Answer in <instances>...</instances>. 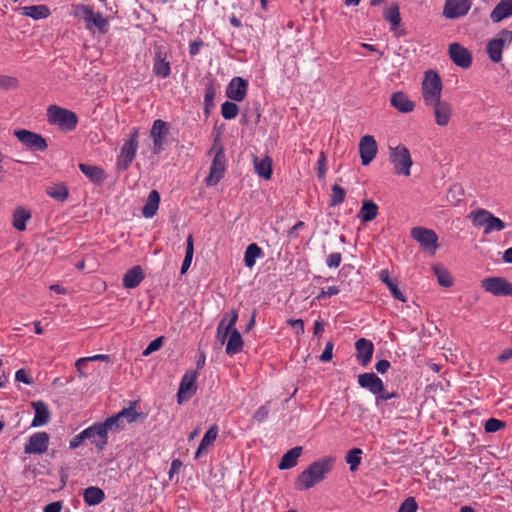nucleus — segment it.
Masks as SVG:
<instances>
[{"label":"nucleus","instance_id":"f257e3e1","mask_svg":"<svg viewBox=\"0 0 512 512\" xmlns=\"http://www.w3.org/2000/svg\"><path fill=\"white\" fill-rule=\"evenodd\" d=\"M335 463L333 457H323L312 462L303 472H301L295 481V488L304 491L312 488L322 480L326 474L332 471Z\"/></svg>","mask_w":512,"mask_h":512},{"label":"nucleus","instance_id":"f03ea898","mask_svg":"<svg viewBox=\"0 0 512 512\" xmlns=\"http://www.w3.org/2000/svg\"><path fill=\"white\" fill-rule=\"evenodd\" d=\"M47 120L49 124L56 125L63 131H72L78 124V116L75 112L57 105L48 107Z\"/></svg>","mask_w":512,"mask_h":512},{"label":"nucleus","instance_id":"7ed1b4c3","mask_svg":"<svg viewBox=\"0 0 512 512\" xmlns=\"http://www.w3.org/2000/svg\"><path fill=\"white\" fill-rule=\"evenodd\" d=\"M442 89L443 84L438 72L432 69L426 71L421 87L425 104L437 103L441 99Z\"/></svg>","mask_w":512,"mask_h":512},{"label":"nucleus","instance_id":"20e7f679","mask_svg":"<svg viewBox=\"0 0 512 512\" xmlns=\"http://www.w3.org/2000/svg\"><path fill=\"white\" fill-rule=\"evenodd\" d=\"M139 128L134 127L130 133V138L125 141L117 157L116 167L119 171H126L135 159L139 145Z\"/></svg>","mask_w":512,"mask_h":512},{"label":"nucleus","instance_id":"39448f33","mask_svg":"<svg viewBox=\"0 0 512 512\" xmlns=\"http://www.w3.org/2000/svg\"><path fill=\"white\" fill-rule=\"evenodd\" d=\"M211 151H214L215 155L212 160L209 175L205 180L208 186L216 185L224 177L226 170L225 150L223 145L220 144L217 139H215Z\"/></svg>","mask_w":512,"mask_h":512},{"label":"nucleus","instance_id":"423d86ee","mask_svg":"<svg viewBox=\"0 0 512 512\" xmlns=\"http://www.w3.org/2000/svg\"><path fill=\"white\" fill-rule=\"evenodd\" d=\"M390 150V162L394 166V173L409 176L413 162L408 148L404 145H398Z\"/></svg>","mask_w":512,"mask_h":512},{"label":"nucleus","instance_id":"0eeeda50","mask_svg":"<svg viewBox=\"0 0 512 512\" xmlns=\"http://www.w3.org/2000/svg\"><path fill=\"white\" fill-rule=\"evenodd\" d=\"M13 134L30 151L43 152L48 148L47 140L39 133L27 129H18Z\"/></svg>","mask_w":512,"mask_h":512},{"label":"nucleus","instance_id":"6e6552de","mask_svg":"<svg viewBox=\"0 0 512 512\" xmlns=\"http://www.w3.org/2000/svg\"><path fill=\"white\" fill-rule=\"evenodd\" d=\"M512 41V31L501 30L496 38L490 39L486 44V52L493 63H499L502 60V51L507 44Z\"/></svg>","mask_w":512,"mask_h":512},{"label":"nucleus","instance_id":"1a4fd4ad","mask_svg":"<svg viewBox=\"0 0 512 512\" xmlns=\"http://www.w3.org/2000/svg\"><path fill=\"white\" fill-rule=\"evenodd\" d=\"M481 287L496 297H512V283L504 277H487L481 281Z\"/></svg>","mask_w":512,"mask_h":512},{"label":"nucleus","instance_id":"9d476101","mask_svg":"<svg viewBox=\"0 0 512 512\" xmlns=\"http://www.w3.org/2000/svg\"><path fill=\"white\" fill-rule=\"evenodd\" d=\"M198 374L194 370H187L183 375L177 392V402L179 404L188 401L197 391Z\"/></svg>","mask_w":512,"mask_h":512},{"label":"nucleus","instance_id":"9b49d317","mask_svg":"<svg viewBox=\"0 0 512 512\" xmlns=\"http://www.w3.org/2000/svg\"><path fill=\"white\" fill-rule=\"evenodd\" d=\"M473 5V0H445L443 16L446 19H458L467 15Z\"/></svg>","mask_w":512,"mask_h":512},{"label":"nucleus","instance_id":"f8f14e48","mask_svg":"<svg viewBox=\"0 0 512 512\" xmlns=\"http://www.w3.org/2000/svg\"><path fill=\"white\" fill-rule=\"evenodd\" d=\"M411 237L416 240L425 250H435L438 248V236L432 229L424 227H414L411 229Z\"/></svg>","mask_w":512,"mask_h":512},{"label":"nucleus","instance_id":"ddd939ff","mask_svg":"<svg viewBox=\"0 0 512 512\" xmlns=\"http://www.w3.org/2000/svg\"><path fill=\"white\" fill-rule=\"evenodd\" d=\"M83 436L95 446L98 452L103 451L108 443V435L100 422H96L84 429Z\"/></svg>","mask_w":512,"mask_h":512},{"label":"nucleus","instance_id":"4468645a","mask_svg":"<svg viewBox=\"0 0 512 512\" xmlns=\"http://www.w3.org/2000/svg\"><path fill=\"white\" fill-rule=\"evenodd\" d=\"M448 54L453 63L461 68L467 69L472 64L471 52L457 42L449 45Z\"/></svg>","mask_w":512,"mask_h":512},{"label":"nucleus","instance_id":"2eb2a0df","mask_svg":"<svg viewBox=\"0 0 512 512\" xmlns=\"http://www.w3.org/2000/svg\"><path fill=\"white\" fill-rule=\"evenodd\" d=\"M170 55L162 47H157L153 58V72L156 76L167 78L171 73Z\"/></svg>","mask_w":512,"mask_h":512},{"label":"nucleus","instance_id":"dca6fc26","mask_svg":"<svg viewBox=\"0 0 512 512\" xmlns=\"http://www.w3.org/2000/svg\"><path fill=\"white\" fill-rule=\"evenodd\" d=\"M378 146L372 135H365L359 142V154L363 166L369 165L376 157Z\"/></svg>","mask_w":512,"mask_h":512},{"label":"nucleus","instance_id":"f3484780","mask_svg":"<svg viewBox=\"0 0 512 512\" xmlns=\"http://www.w3.org/2000/svg\"><path fill=\"white\" fill-rule=\"evenodd\" d=\"M49 434L46 432H37L31 435L24 446L26 454L41 455L47 451L49 444Z\"/></svg>","mask_w":512,"mask_h":512},{"label":"nucleus","instance_id":"a211bd4d","mask_svg":"<svg viewBox=\"0 0 512 512\" xmlns=\"http://www.w3.org/2000/svg\"><path fill=\"white\" fill-rule=\"evenodd\" d=\"M169 132V124L161 119L153 122L151 129V137L153 139L152 151L154 154H159L163 150V143L165 136Z\"/></svg>","mask_w":512,"mask_h":512},{"label":"nucleus","instance_id":"6ab92c4d","mask_svg":"<svg viewBox=\"0 0 512 512\" xmlns=\"http://www.w3.org/2000/svg\"><path fill=\"white\" fill-rule=\"evenodd\" d=\"M247 89V80L242 77H234L226 88V96L235 102H241L246 97Z\"/></svg>","mask_w":512,"mask_h":512},{"label":"nucleus","instance_id":"aec40b11","mask_svg":"<svg viewBox=\"0 0 512 512\" xmlns=\"http://www.w3.org/2000/svg\"><path fill=\"white\" fill-rule=\"evenodd\" d=\"M358 384L361 388L367 389L370 393L377 396L383 391L384 383L380 377L373 372L362 373L358 376Z\"/></svg>","mask_w":512,"mask_h":512},{"label":"nucleus","instance_id":"412c9836","mask_svg":"<svg viewBox=\"0 0 512 512\" xmlns=\"http://www.w3.org/2000/svg\"><path fill=\"white\" fill-rule=\"evenodd\" d=\"M355 349L356 358L359 361V363L363 367L367 366L370 363L373 356L374 344L366 338H360L355 342Z\"/></svg>","mask_w":512,"mask_h":512},{"label":"nucleus","instance_id":"4be33fe9","mask_svg":"<svg viewBox=\"0 0 512 512\" xmlns=\"http://www.w3.org/2000/svg\"><path fill=\"white\" fill-rule=\"evenodd\" d=\"M427 106H431L434 108V116L437 125L446 126L448 125L451 116L452 109L451 105L445 101L438 100L437 103L427 104Z\"/></svg>","mask_w":512,"mask_h":512},{"label":"nucleus","instance_id":"5701e85b","mask_svg":"<svg viewBox=\"0 0 512 512\" xmlns=\"http://www.w3.org/2000/svg\"><path fill=\"white\" fill-rule=\"evenodd\" d=\"M390 104L402 113H410L415 108L414 101L402 91H396L391 95Z\"/></svg>","mask_w":512,"mask_h":512},{"label":"nucleus","instance_id":"b1692460","mask_svg":"<svg viewBox=\"0 0 512 512\" xmlns=\"http://www.w3.org/2000/svg\"><path fill=\"white\" fill-rule=\"evenodd\" d=\"M35 415L32 420V427H40L46 425L50 421L51 413L47 404L41 400L32 402Z\"/></svg>","mask_w":512,"mask_h":512},{"label":"nucleus","instance_id":"393cba45","mask_svg":"<svg viewBox=\"0 0 512 512\" xmlns=\"http://www.w3.org/2000/svg\"><path fill=\"white\" fill-rule=\"evenodd\" d=\"M81 172L94 184L101 185L107 178L105 170L99 166L79 164Z\"/></svg>","mask_w":512,"mask_h":512},{"label":"nucleus","instance_id":"a878e982","mask_svg":"<svg viewBox=\"0 0 512 512\" xmlns=\"http://www.w3.org/2000/svg\"><path fill=\"white\" fill-rule=\"evenodd\" d=\"M144 272L141 266L136 265L129 269L123 276V286L126 289L137 287L144 279Z\"/></svg>","mask_w":512,"mask_h":512},{"label":"nucleus","instance_id":"bb28decb","mask_svg":"<svg viewBox=\"0 0 512 512\" xmlns=\"http://www.w3.org/2000/svg\"><path fill=\"white\" fill-rule=\"evenodd\" d=\"M512 16V0H500L490 13L493 23H499L503 19Z\"/></svg>","mask_w":512,"mask_h":512},{"label":"nucleus","instance_id":"cd10ccee","mask_svg":"<svg viewBox=\"0 0 512 512\" xmlns=\"http://www.w3.org/2000/svg\"><path fill=\"white\" fill-rule=\"evenodd\" d=\"M303 448L301 446L293 447L288 450L281 458L278 468L280 470H287L295 467L298 463V458L301 456Z\"/></svg>","mask_w":512,"mask_h":512},{"label":"nucleus","instance_id":"c85d7f7f","mask_svg":"<svg viewBox=\"0 0 512 512\" xmlns=\"http://www.w3.org/2000/svg\"><path fill=\"white\" fill-rule=\"evenodd\" d=\"M379 277H380L381 281L388 287V289L390 290L392 296L395 299H397V300H399L401 302H406L407 301L406 296L399 289L398 284L391 279L390 273H389V271L387 269L381 270L380 274H379Z\"/></svg>","mask_w":512,"mask_h":512},{"label":"nucleus","instance_id":"c756f323","mask_svg":"<svg viewBox=\"0 0 512 512\" xmlns=\"http://www.w3.org/2000/svg\"><path fill=\"white\" fill-rule=\"evenodd\" d=\"M254 168L258 176L265 180H270L272 176V159L269 156L264 158H254Z\"/></svg>","mask_w":512,"mask_h":512},{"label":"nucleus","instance_id":"7c9ffc66","mask_svg":"<svg viewBox=\"0 0 512 512\" xmlns=\"http://www.w3.org/2000/svg\"><path fill=\"white\" fill-rule=\"evenodd\" d=\"M160 203V194L157 190H152L142 208V214L146 218H152L158 211Z\"/></svg>","mask_w":512,"mask_h":512},{"label":"nucleus","instance_id":"2f4dec72","mask_svg":"<svg viewBox=\"0 0 512 512\" xmlns=\"http://www.w3.org/2000/svg\"><path fill=\"white\" fill-rule=\"evenodd\" d=\"M84 502L89 506L100 504L105 499L104 491L96 486L87 487L83 492Z\"/></svg>","mask_w":512,"mask_h":512},{"label":"nucleus","instance_id":"473e14b6","mask_svg":"<svg viewBox=\"0 0 512 512\" xmlns=\"http://www.w3.org/2000/svg\"><path fill=\"white\" fill-rule=\"evenodd\" d=\"M31 218V212L23 206H18L13 212V227L18 231L26 230V222Z\"/></svg>","mask_w":512,"mask_h":512},{"label":"nucleus","instance_id":"72a5a7b5","mask_svg":"<svg viewBox=\"0 0 512 512\" xmlns=\"http://www.w3.org/2000/svg\"><path fill=\"white\" fill-rule=\"evenodd\" d=\"M378 206L372 200H364L362 207L358 213V217L362 222H370L377 217Z\"/></svg>","mask_w":512,"mask_h":512},{"label":"nucleus","instance_id":"f704fd0d","mask_svg":"<svg viewBox=\"0 0 512 512\" xmlns=\"http://www.w3.org/2000/svg\"><path fill=\"white\" fill-rule=\"evenodd\" d=\"M243 348V339L240 332L237 329H233L230 334L227 345H226V354L227 355H235L242 351Z\"/></svg>","mask_w":512,"mask_h":512},{"label":"nucleus","instance_id":"c9c22d12","mask_svg":"<svg viewBox=\"0 0 512 512\" xmlns=\"http://www.w3.org/2000/svg\"><path fill=\"white\" fill-rule=\"evenodd\" d=\"M22 14L34 20L44 19L50 16V9L46 5H31L22 7Z\"/></svg>","mask_w":512,"mask_h":512},{"label":"nucleus","instance_id":"e433bc0d","mask_svg":"<svg viewBox=\"0 0 512 512\" xmlns=\"http://www.w3.org/2000/svg\"><path fill=\"white\" fill-rule=\"evenodd\" d=\"M384 19L391 23V30H395L401 24L399 5L396 2L389 4L383 12Z\"/></svg>","mask_w":512,"mask_h":512},{"label":"nucleus","instance_id":"4c0bfd02","mask_svg":"<svg viewBox=\"0 0 512 512\" xmlns=\"http://www.w3.org/2000/svg\"><path fill=\"white\" fill-rule=\"evenodd\" d=\"M93 8L90 5L77 4L72 6V14L75 17L83 19L86 23V28L91 30L90 18L93 17Z\"/></svg>","mask_w":512,"mask_h":512},{"label":"nucleus","instance_id":"58836bf2","mask_svg":"<svg viewBox=\"0 0 512 512\" xmlns=\"http://www.w3.org/2000/svg\"><path fill=\"white\" fill-rule=\"evenodd\" d=\"M218 426L216 424L212 425L204 434L200 445L195 453V458H199L203 452L208 446H210L217 438L218 435Z\"/></svg>","mask_w":512,"mask_h":512},{"label":"nucleus","instance_id":"ea45409f","mask_svg":"<svg viewBox=\"0 0 512 512\" xmlns=\"http://www.w3.org/2000/svg\"><path fill=\"white\" fill-rule=\"evenodd\" d=\"M262 256L263 251L256 243L249 244L244 254L245 266L248 268H252L256 263V259Z\"/></svg>","mask_w":512,"mask_h":512},{"label":"nucleus","instance_id":"a19ab883","mask_svg":"<svg viewBox=\"0 0 512 512\" xmlns=\"http://www.w3.org/2000/svg\"><path fill=\"white\" fill-rule=\"evenodd\" d=\"M491 214L492 213L486 209H477L470 212L468 217L474 227H484V229H486Z\"/></svg>","mask_w":512,"mask_h":512},{"label":"nucleus","instance_id":"79ce46f5","mask_svg":"<svg viewBox=\"0 0 512 512\" xmlns=\"http://www.w3.org/2000/svg\"><path fill=\"white\" fill-rule=\"evenodd\" d=\"M46 192L51 198L59 202H64L69 196L68 187L64 183L53 184L47 188Z\"/></svg>","mask_w":512,"mask_h":512},{"label":"nucleus","instance_id":"37998d69","mask_svg":"<svg viewBox=\"0 0 512 512\" xmlns=\"http://www.w3.org/2000/svg\"><path fill=\"white\" fill-rule=\"evenodd\" d=\"M216 95L215 81L210 79L205 84L204 111L206 114L214 107V98Z\"/></svg>","mask_w":512,"mask_h":512},{"label":"nucleus","instance_id":"c03bdc74","mask_svg":"<svg viewBox=\"0 0 512 512\" xmlns=\"http://www.w3.org/2000/svg\"><path fill=\"white\" fill-rule=\"evenodd\" d=\"M432 269L437 277L439 285L445 288L451 287L453 285V279L448 270L440 265H434Z\"/></svg>","mask_w":512,"mask_h":512},{"label":"nucleus","instance_id":"a18cd8bd","mask_svg":"<svg viewBox=\"0 0 512 512\" xmlns=\"http://www.w3.org/2000/svg\"><path fill=\"white\" fill-rule=\"evenodd\" d=\"M194 254V238L192 234H189L186 241V252H185V258L182 262L181 266V274L186 273V271L189 269Z\"/></svg>","mask_w":512,"mask_h":512},{"label":"nucleus","instance_id":"49530a36","mask_svg":"<svg viewBox=\"0 0 512 512\" xmlns=\"http://www.w3.org/2000/svg\"><path fill=\"white\" fill-rule=\"evenodd\" d=\"M90 24L92 25V28H97L102 34H106L108 32L109 22L107 18L103 17L99 12H93V17L90 18Z\"/></svg>","mask_w":512,"mask_h":512},{"label":"nucleus","instance_id":"de8ad7c7","mask_svg":"<svg viewBox=\"0 0 512 512\" xmlns=\"http://www.w3.org/2000/svg\"><path fill=\"white\" fill-rule=\"evenodd\" d=\"M239 112L238 105L233 101H225L221 105V115L226 120H232L237 117Z\"/></svg>","mask_w":512,"mask_h":512},{"label":"nucleus","instance_id":"09e8293b","mask_svg":"<svg viewBox=\"0 0 512 512\" xmlns=\"http://www.w3.org/2000/svg\"><path fill=\"white\" fill-rule=\"evenodd\" d=\"M110 360V356L109 355H105V354H97V355H94V356H90V357H83V358H79L76 363H75V366H76V369L79 373V376L80 377H84L86 376L84 372H81V365H87L88 362H92V361H105V362H108Z\"/></svg>","mask_w":512,"mask_h":512},{"label":"nucleus","instance_id":"8fccbe9b","mask_svg":"<svg viewBox=\"0 0 512 512\" xmlns=\"http://www.w3.org/2000/svg\"><path fill=\"white\" fill-rule=\"evenodd\" d=\"M346 196V191L338 184H334L332 186V195L329 200L330 206H337L344 202Z\"/></svg>","mask_w":512,"mask_h":512},{"label":"nucleus","instance_id":"3c124183","mask_svg":"<svg viewBox=\"0 0 512 512\" xmlns=\"http://www.w3.org/2000/svg\"><path fill=\"white\" fill-rule=\"evenodd\" d=\"M362 450L360 448H352L346 455V462L350 465V470H357L361 463Z\"/></svg>","mask_w":512,"mask_h":512},{"label":"nucleus","instance_id":"603ef678","mask_svg":"<svg viewBox=\"0 0 512 512\" xmlns=\"http://www.w3.org/2000/svg\"><path fill=\"white\" fill-rule=\"evenodd\" d=\"M117 414H118V416H120L121 421L124 422V420H125L126 423H133L140 416V413H138L135 409V402L132 403L129 407L123 408Z\"/></svg>","mask_w":512,"mask_h":512},{"label":"nucleus","instance_id":"864d4df0","mask_svg":"<svg viewBox=\"0 0 512 512\" xmlns=\"http://www.w3.org/2000/svg\"><path fill=\"white\" fill-rule=\"evenodd\" d=\"M101 426L104 428V431L108 435L109 430L112 429H122L124 427L123 421H121L120 416L118 414L108 417L104 422H100Z\"/></svg>","mask_w":512,"mask_h":512},{"label":"nucleus","instance_id":"5fc2aeb1","mask_svg":"<svg viewBox=\"0 0 512 512\" xmlns=\"http://www.w3.org/2000/svg\"><path fill=\"white\" fill-rule=\"evenodd\" d=\"M505 227L506 224L500 218L491 214L487 227L484 229V234H490L494 231H502Z\"/></svg>","mask_w":512,"mask_h":512},{"label":"nucleus","instance_id":"6e6d98bb","mask_svg":"<svg viewBox=\"0 0 512 512\" xmlns=\"http://www.w3.org/2000/svg\"><path fill=\"white\" fill-rule=\"evenodd\" d=\"M505 426L506 423L504 421L496 418H490L486 421L484 428L487 433H494L504 428Z\"/></svg>","mask_w":512,"mask_h":512},{"label":"nucleus","instance_id":"4d7b16f0","mask_svg":"<svg viewBox=\"0 0 512 512\" xmlns=\"http://www.w3.org/2000/svg\"><path fill=\"white\" fill-rule=\"evenodd\" d=\"M18 79L15 77L2 75L0 76V89L10 90L18 87Z\"/></svg>","mask_w":512,"mask_h":512},{"label":"nucleus","instance_id":"13d9d810","mask_svg":"<svg viewBox=\"0 0 512 512\" xmlns=\"http://www.w3.org/2000/svg\"><path fill=\"white\" fill-rule=\"evenodd\" d=\"M238 320V312L235 309H231L228 311L220 321H224V324L227 326V329H236L235 324Z\"/></svg>","mask_w":512,"mask_h":512},{"label":"nucleus","instance_id":"bf43d9fd","mask_svg":"<svg viewBox=\"0 0 512 512\" xmlns=\"http://www.w3.org/2000/svg\"><path fill=\"white\" fill-rule=\"evenodd\" d=\"M418 504L414 497L406 498L400 505L397 512H416Z\"/></svg>","mask_w":512,"mask_h":512},{"label":"nucleus","instance_id":"052dcab7","mask_svg":"<svg viewBox=\"0 0 512 512\" xmlns=\"http://www.w3.org/2000/svg\"><path fill=\"white\" fill-rule=\"evenodd\" d=\"M326 163H327V157H326V154L322 151V152H320L319 158L317 161V176L321 180H323L325 178Z\"/></svg>","mask_w":512,"mask_h":512},{"label":"nucleus","instance_id":"680f3d73","mask_svg":"<svg viewBox=\"0 0 512 512\" xmlns=\"http://www.w3.org/2000/svg\"><path fill=\"white\" fill-rule=\"evenodd\" d=\"M163 339L164 337L163 336H160L156 339H154L153 341H151L148 346L144 349L143 351V356H148L150 354H152L153 352L159 350L162 345H163Z\"/></svg>","mask_w":512,"mask_h":512},{"label":"nucleus","instance_id":"e2e57ef3","mask_svg":"<svg viewBox=\"0 0 512 512\" xmlns=\"http://www.w3.org/2000/svg\"><path fill=\"white\" fill-rule=\"evenodd\" d=\"M232 333V329H227V326L224 324V321H220L217 327V339L222 344L226 341L228 335Z\"/></svg>","mask_w":512,"mask_h":512},{"label":"nucleus","instance_id":"0e129e2a","mask_svg":"<svg viewBox=\"0 0 512 512\" xmlns=\"http://www.w3.org/2000/svg\"><path fill=\"white\" fill-rule=\"evenodd\" d=\"M268 415H269V408H268V405L265 404V405L260 406L256 410V412L253 415V420H255L258 423H262L268 418Z\"/></svg>","mask_w":512,"mask_h":512},{"label":"nucleus","instance_id":"69168bd1","mask_svg":"<svg viewBox=\"0 0 512 512\" xmlns=\"http://www.w3.org/2000/svg\"><path fill=\"white\" fill-rule=\"evenodd\" d=\"M398 396L399 394L397 392H388L385 390V386H383V391L380 394H377L375 398V403L377 406H379L382 402L390 400L392 398H396Z\"/></svg>","mask_w":512,"mask_h":512},{"label":"nucleus","instance_id":"338daca9","mask_svg":"<svg viewBox=\"0 0 512 512\" xmlns=\"http://www.w3.org/2000/svg\"><path fill=\"white\" fill-rule=\"evenodd\" d=\"M342 261V255L339 252L331 253L327 259L326 264L329 268H338Z\"/></svg>","mask_w":512,"mask_h":512},{"label":"nucleus","instance_id":"774afa93","mask_svg":"<svg viewBox=\"0 0 512 512\" xmlns=\"http://www.w3.org/2000/svg\"><path fill=\"white\" fill-rule=\"evenodd\" d=\"M15 380L18 382H22L26 385L33 384V379L25 369H19L16 371Z\"/></svg>","mask_w":512,"mask_h":512}]
</instances>
